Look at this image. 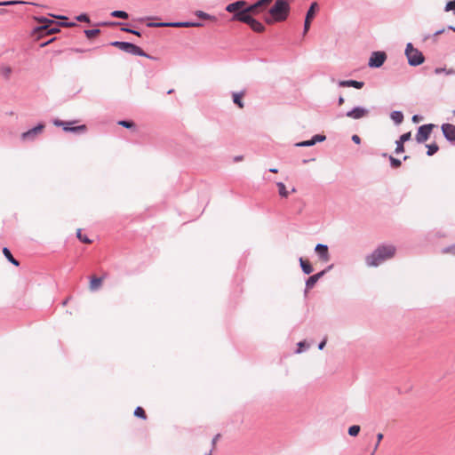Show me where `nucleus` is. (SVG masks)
Wrapping results in <instances>:
<instances>
[{"label": "nucleus", "mask_w": 455, "mask_h": 455, "mask_svg": "<svg viewBox=\"0 0 455 455\" xmlns=\"http://www.w3.org/2000/svg\"><path fill=\"white\" fill-rule=\"evenodd\" d=\"M290 11L291 6L288 0H275L266 12L264 21L267 25L283 22L289 17Z\"/></svg>", "instance_id": "f257e3e1"}, {"label": "nucleus", "mask_w": 455, "mask_h": 455, "mask_svg": "<svg viewBox=\"0 0 455 455\" xmlns=\"http://www.w3.org/2000/svg\"><path fill=\"white\" fill-rule=\"evenodd\" d=\"M395 253V248L393 245H381L368 255L365 260L369 267H377L384 260L393 258Z\"/></svg>", "instance_id": "f03ea898"}, {"label": "nucleus", "mask_w": 455, "mask_h": 455, "mask_svg": "<svg viewBox=\"0 0 455 455\" xmlns=\"http://www.w3.org/2000/svg\"><path fill=\"white\" fill-rule=\"evenodd\" d=\"M225 9L227 12L233 13V17L231 19L233 21L241 22V18L249 16L248 3L243 0H238L228 4Z\"/></svg>", "instance_id": "7ed1b4c3"}, {"label": "nucleus", "mask_w": 455, "mask_h": 455, "mask_svg": "<svg viewBox=\"0 0 455 455\" xmlns=\"http://www.w3.org/2000/svg\"><path fill=\"white\" fill-rule=\"evenodd\" d=\"M405 55L411 66H419L422 64L425 58L420 51L414 48L412 44L409 43L406 45Z\"/></svg>", "instance_id": "20e7f679"}, {"label": "nucleus", "mask_w": 455, "mask_h": 455, "mask_svg": "<svg viewBox=\"0 0 455 455\" xmlns=\"http://www.w3.org/2000/svg\"><path fill=\"white\" fill-rule=\"evenodd\" d=\"M112 45L118 47L120 50L127 52L133 55L143 56L147 58H150L140 47L126 42H114ZM151 59H153L151 57Z\"/></svg>", "instance_id": "39448f33"}, {"label": "nucleus", "mask_w": 455, "mask_h": 455, "mask_svg": "<svg viewBox=\"0 0 455 455\" xmlns=\"http://www.w3.org/2000/svg\"><path fill=\"white\" fill-rule=\"evenodd\" d=\"M274 0H258L256 3L252 4H248L249 14L250 15H260L263 14L265 16L266 12L269 9L270 4Z\"/></svg>", "instance_id": "423d86ee"}, {"label": "nucleus", "mask_w": 455, "mask_h": 455, "mask_svg": "<svg viewBox=\"0 0 455 455\" xmlns=\"http://www.w3.org/2000/svg\"><path fill=\"white\" fill-rule=\"evenodd\" d=\"M434 127H435V124H432L421 125L419 128L418 132L416 134V140L419 143H423V142L427 141L428 140Z\"/></svg>", "instance_id": "0eeeda50"}, {"label": "nucleus", "mask_w": 455, "mask_h": 455, "mask_svg": "<svg viewBox=\"0 0 455 455\" xmlns=\"http://www.w3.org/2000/svg\"><path fill=\"white\" fill-rule=\"evenodd\" d=\"M39 21L44 23L38 28L40 32H44L47 35H52L60 31L59 24L55 23L53 20L47 19H40Z\"/></svg>", "instance_id": "6e6552de"}, {"label": "nucleus", "mask_w": 455, "mask_h": 455, "mask_svg": "<svg viewBox=\"0 0 455 455\" xmlns=\"http://www.w3.org/2000/svg\"><path fill=\"white\" fill-rule=\"evenodd\" d=\"M53 124L56 126H62L65 132H84L86 131V126L84 124L71 126V124H75V122H63L60 120H54Z\"/></svg>", "instance_id": "1a4fd4ad"}, {"label": "nucleus", "mask_w": 455, "mask_h": 455, "mask_svg": "<svg viewBox=\"0 0 455 455\" xmlns=\"http://www.w3.org/2000/svg\"><path fill=\"white\" fill-rule=\"evenodd\" d=\"M241 22L246 23L250 26V28L257 32V33H262L265 31L264 25L253 18V15H250L248 17L241 18Z\"/></svg>", "instance_id": "9d476101"}, {"label": "nucleus", "mask_w": 455, "mask_h": 455, "mask_svg": "<svg viewBox=\"0 0 455 455\" xmlns=\"http://www.w3.org/2000/svg\"><path fill=\"white\" fill-rule=\"evenodd\" d=\"M386 59L387 55L384 52H374L369 60V66L371 68H379L383 65Z\"/></svg>", "instance_id": "9b49d317"}, {"label": "nucleus", "mask_w": 455, "mask_h": 455, "mask_svg": "<svg viewBox=\"0 0 455 455\" xmlns=\"http://www.w3.org/2000/svg\"><path fill=\"white\" fill-rule=\"evenodd\" d=\"M44 129V124H39L36 127L25 132L21 134V139L23 140H33L36 136L41 134Z\"/></svg>", "instance_id": "f8f14e48"}, {"label": "nucleus", "mask_w": 455, "mask_h": 455, "mask_svg": "<svg viewBox=\"0 0 455 455\" xmlns=\"http://www.w3.org/2000/svg\"><path fill=\"white\" fill-rule=\"evenodd\" d=\"M317 8H318V5H317V3H315V2L310 5V7L307 12L306 19H305L304 34L307 33V31L309 30L311 21L315 18V12H316Z\"/></svg>", "instance_id": "ddd939ff"}, {"label": "nucleus", "mask_w": 455, "mask_h": 455, "mask_svg": "<svg viewBox=\"0 0 455 455\" xmlns=\"http://www.w3.org/2000/svg\"><path fill=\"white\" fill-rule=\"evenodd\" d=\"M369 114V110L362 108V107H356L353 108L352 110L348 111L346 116L352 119H361L365 116H367Z\"/></svg>", "instance_id": "4468645a"}, {"label": "nucleus", "mask_w": 455, "mask_h": 455, "mask_svg": "<svg viewBox=\"0 0 455 455\" xmlns=\"http://www.w3.org/2000/svg\"><path fill=\"white\" fill-rule=\"evenodd\" d=\"M105 278H106V274L101 277H98L94 275H91L90 282H89V290L91 291H96L99 289H100Z\"/></svg>", "instance_id": "2eb2a0df"}, {"label": "nucleus", "mask_w": 455, "mask_h": 455, "mask_svg": "<svg viewBox=\"0 0 455 455\" xmlns=\"http://www.w3.org/2000/svg\"><path fill=\"white\" fill-rule=\"evenodd\" d=\"M442 131L444 137L451 141H455V125L451 124H443Z\"/></svg>", "instance_id": "dca6fc26"}, {"label": "nucleus", "mask_w": 455, "mask_h": 455, "mask_svg": "<svg viewBox=\"0 0 455 455\" xmlns=\"http://www.w3.org/2000/svg\"><path fill=\"white\" fill-rule=\"evenodd\" d=\"M315 251L319 255V257L321 258V259L323 261H324V262L329 261L330 255H329V252H328V247L326 245H324V244H317L315 246Z\"/></svg>", "instance_id": "f3484780"}, {"label": "nucleus", "mask_w": 455, "mask_h": 455, "mask_svg": "<svg viewBox=\"0 0 455 455\" xmlns=\"http://www.w3.org/2000/svg\"><path fill=\"white\" fill-rule=\"evenodd\" d=\"M363 82H359L355 80H344L339 83L340 87H355L356 89H361L363 87Z\"/></svg>", "instance_id": "a211bd4d"}, {"label": "nucleus", "mask_w": 455, "mask_h": 455, "mask_svg": "<svg viewBox=\"0 0 455 455\" xmlns=\"http://www.w3.org/2000/svg\"><path fill=\"white\" fill-rule=\"evenodd\" d=\"M158 26H164V24H159ZM164 26L175 27V28H190V27H200L201 23H194V22H179V23H169L164 24Z\"/></svg>", "instance_id": "6ab92c4d"}, {"label": "nucleus", "mask_w": 455, "mask_h": 455, "mask_svg": "<svg viewBox=\"0 0 455 455\" xmlns=\"http://www.w3.org/2000/svg\"><path fill=\"white\" fill-rule=\"evenodd\" d=\"M324 274V271L317 273L315 275H311L306 283L307 289H311L316 283V282L322 277Z\"/></svg>", "instance_id": "aec40b11"}, {"label": "nucleus", "mask_w": 455, "mask_h": 455, "mask_svg": "<svg viewBox=\"0 0 455 455\" xmlns=\"http://www.w3.org/2000/svg\"><path fill=\"white\" fill-rule=\"evenodd\" d=\"M299 263H300V267L305 274L309 275L313 272V267L307 259H304L303 258H300Z\"/></svg>", "instance_id": "412c9836"}, {"label": "nucleus", "mask_w": 455, "mask_h": 455, "mask_svg": "<svg viewBox=\"0 0 455 455\" xmlns=\"http://www.w3.org/2000/svg\"><path fill=\"white\" fill-rule=\"evenodd\" d=\"M276 186L278 188L279 196L285 198L288 197L289 192L286 189L285 185L283 182H277Z\"/></svg>", "instance_id": "4be33fe9"}, {"label": "nucleus", "mask_w": 455, "mask_h": 455, "mask_svg": "<svg viewBox=\"0 0 455 455\" xmlns=\"http://www.w3.org/2000/svg\"><path fill=\"white\" fill-rule=\"evenodd\" d=\"M3 253L11 263H12L14 266H19V261L13 258L9 249L4 248Z\"/></svg>", "instance_id": "5701e85b"}, {"label": "nucleus", "mask_w": 455, "mask_h": 455, "mask_svg": "<svg viewBox=\"0 0 455 455\" xmlns=\"http://www.w3.org/2000/svg\"><path fill=\"white\" fill-rule=\"evenodd\" d=\"M243 97V93H234L233 94V101L235 104H236L240 108H243V102L242 100Z\"/></svg>", "instance_id": "b1692460"}, {"label": "nucleus", "mask_w": 455, "mask_h": 455, "mask_svg": "<svg viewBox=\"0 0 455 455\" xmlns=\"http://www.w3.org/2000/svg\"><path fill=\"white\" fill-rule=\"evenodd\" d=\"M391 118L395 124H399L403 120V115L400 111H394L391 114Z\"/></svg>", "instance_id": "393cba45"}, {"label": "nucleus", "mask_w": 455, "mask_h": 455, "mask_svg": "<svg viewBox=\"0 0 455 455\" xmlns=\"http://www.w3.org/2000/svg\"><path fill=\"white\" fill-rule=\"evenodd\" d=\"M442 73H444L447 76L455 75V70L453 68L447 69L445 68H436L435 69V74L440 75Z\"/></svg>", "instance_id": "a878e982"}, {"label": "nucleus", "mask_w": 455, "mask_h": 455, "mask_svg": "<svg viewBox=\"0 0 455 455\" xmlns=\"http://www.w3.org/2000/svg\"><path fill=\"white\" fill-rule=\"evenodd\" d=\"M12 73V68L8 66L0 67V75L4 78H9Z\"/></svg>", "instance_id": "bb28decb"}, {"label": "nucleus", "mask_w": 455, "mask_h": 455, "mask_svg": "<svg viewBox=\"0 0 455 455\" xmlns=\"http://www.w3.org/2000/svg\"><path fill=\"white\" fill-rule=\"evenodd\" d=\"M196 14L197 17L204 19V20H210L212 21H216V20H217L216 17L211 16L210 14L204 12L202 11H197Z\"/></svg>", "instance_id": "cd10ccee"}, {"label": "nucleus", "mask_w": 455, "mask_h": 455, "mask_svg": "<svg viewBox=\"0 0 455 455\" xmlns=\"http://www.w3.org/2000/svg\"><path fill=\"white\" fill-rule=\"evenodd\" d=\"M76 236H77V238H78L81 242H83V243H87V244L92 243V240H91V239H89L86 235H82V230H81L80 228H79V229H77Z\"/></svg>", "instance_id": "c85d7f7f"}, {"label": "nucleus", "mask_w": 455, "mask_h": 455, "mask_svg": "<svg viewBox=\"0 0 455 455\" xmlns=\"http://www.w3.org/2000/svg\"><path fill=\"white\" fill-rule=\"evenodd\" d=\"M134 415L142 419H147V414L142 407H137L134 411Z\"/></svg>", "instance_id": "c756f323"}, {"label": "nucleus", "mask_w": 455, "mask_h": 455, "mask_svg": "<svg viewBox=\"0 0 455 455\" xmlns=\"http://www.w3.org/2000/svg\"><path fill=\"white\" fill-rule=\"evenodd\" d=\"M84 33H85L87 38L92 39V38L96 37L100 33V29H89V30H85Z\"/></svg>", "instance_id": "7c9ffc66"}, {"label": "nucleus", "mask_w": 455, "mask_h": 455, "mask_svg": "<svg viewBox=\"0 0 455 455\" xmlns=\"http://www.w3.org/2000/svg\"><path fill=\"white\" fill-rule=\"evenodd\" d=\"M111 16L121 19H127L128 13L124 11H114L111 12Z\"/></svg>", "instance_id": "2f4dec72"}, {"label": "nucleus", "mask_w": 455, "mask_h": 455, "mask_svg": "<svg viewBox=\"0 0 455 455\" xmlns=\"http://www.w3.org/2000/svg\"><path fill=\"white\" fill-rule=\"evenodd\" d=\"M427 155L428 156H433L439 149L438 146L435 143L430 144V145H427Z\"/></svg>", "instance_id": "473e14b6"}, {"label": "nucleus", "mask_w": 455, "mask_h": 455, "mask_svg": "<svg viewBox=\"0 0 455 455\" xmlns=\"http://www.w3.org/2000/svg\"><path fill=\"white\" fill-rule=\"evenodd\" d=\"M359 432H360V427L357 425L351 426L348 428V434L351 436H356L359 434Z\"/></svg>", "instance_id": "72a5a7b5"}, {"label": "nucleus", "mask_w": 455, "mask_h": 455, "mask_svg": "<svg viewBox=\"0 0 455 455\" xmlns=\"http://www.w3.org/2000/svg\"><path fill=\"white\" fill-rule=\"evenodd\" d=\"M118 124L129 129L135 127V124L132 121H119Z\"/></svg>", "instance_id": "f704fd0d"}, {"label": "nucleus", "mask_w": 455, "mask_h": 455, "mask_svg": "<svg viewBox=\"0 0 455 455\" xmlns=\"http://www.w3.org/2000/svg\"><path fill=\"white\" fill-rule=\"evenodd\" d=\"M389 161L391 163V166L394 168H398L402 164V162L399 159H396L393 156H389Z\"/></svg>", "instance_id": "c9c22d12"}, {"label": "nucleus", "mask_w": 455, "mask_h": 455, "mask_svg": "<svg viewBox=\"0 0 455 455\" xmlns=\"http://www.w3.org/2000/svg\"><path fill=\"white\" fill-rule=\"evenodd\" d=\"M25 4V2H23V1H4V2H0V6L14 5V4Z\"/></svg>", "instance_id": "e433bc0d"}, {"label": "nucleus", "mask_w": 455, "mask_h": 455, "mask_svg": "<svg viewBox=\"0 0 455 455\" xmlns=\"http://www.w3.org/2000/svg\"><path fill=\"white\" fill-rule=\"evenodd\" d=\"M382 439H383V434L379 433L377 435V443H376V444L374 446V449H373V451H372L371 455H373L375 453V451L378 450L379 445L380 442L382 441Z\"/></svg>", "instance_id": "4c0bfd02"}, {"label": "nucleus", "mask_w": 455, "mask_h": 455, "mask_svg": "<svg viewBox=\"0 0 455 455\" xmlns=\"http://www.w3.org/2000/svg\"><path fill=\"white\" fill-rule=\"evenodd\" d=\"M403 151H404L403 142H401L400 140H397L396 141L395 153L396 154H400V153H403Z\"/></svg>", "instance_id": "58836bf2"}, {"label": "nucleus", "mask_w": 455, "mask_h": 455, "mask_svg": "<svg viewBox=\"0 0 455 455\" xmlns=\"http://www.w3.org/2000/svg\"><path fill=\"white\" fill-rule=\"evenodd\" d=\"M445 11L450 12L453 11L455 12V0L450 1L447 3L445 6Z\"/></svg>", "instance_id": "ea45409f"}, {"label": "nucleus", "mask_w": 455, "mask_h": 455, "mask_svg": "<svg viewBox=\"0 0 455 455\" xmlns=\"http://www.w3.org/2000/svg\"><path fill=\"white\" fill-rule=\"evenodd\" d=\"M298 147H309L315 145V141L313 140H305L296 144Z\"/></svg>", "instance_id": "a19ab883"}, {"label": "nucleus", "mask_w": 455, "mask_h": 455, "mask_svg": "<svg viewBox=\"0 0 455 455\" xmlns=\"http://www.w3.org/2000/svg\"><path fill=\"white\" fill-rule=\"evenodd\" d=\"M298 147H309L315 145V141L313 140H305L296 144Z\"/></svg>", "instance_id": "79ce46f5"}, {"label": "nucleus", "mask_w": 455, "mask_h": 455, "mask_svg": "<svg viewBox=\"0 0 455 455\" xmlns=\"http://www.w3.org/2000/svg\"><path fill=\"white\" fill-rule=\"evenodd\" d=\"M411 132H406V133H403V134L400 137L399 140H400L401 142H403V143H404V142L408 141V140L411 139Z\"/></svg>", "instance_id": "37998d69"}, {"label": "nucleus", "mask_w": 455, "mask_h": 455, "mask_svg": "<svg viewBox=\"0 0 455 455\" xmlns=\"http://www.w3.org/2000/svg\"><path fill=\"white\" fill-rule=\"evenodd\" d=\"M76 20L78 21H84V22H89L90 21V19H89L87 14H80L79 16L76 17Z\"/></svg>", "instance_id": "c03bdc74"}, {"label": "nucleus", "mask_w": 455, "mask_h": 455, "mask_svg": "<svg viewBox=\"0 0 455 455\" xmlns=\"http://www.w3.org/2000/svg\"><path fill=\"white\" fill-rule=\"evenodd\" d=\"M312 140L315 141V144L317 141H323L325 140V136L317 134L314 136Z\"/></svg>", "instance_id": "a18cd8bd"}, {"label": "nucleus", "mask_w": 455, "mask_h": 455, "mask_svg": "<svg viewBox=\"0 0 455 455\" xmlns=\"http://www.w3.org/2000/svg\"><path fill=\"white\" fill-rule=\"evenodd\" d=\"M352 140L356 144H359L361 142L360 137L356 134L352 136Z\"/></svg>", "instance_id": "49530a36"}, {"label": "nucleus", "mask_w": 455, "mask_h": 455, "mask_svg": "<svg viewBox=\"0 0 455 455\" xmlns=\"http://www.w3.org/2000/svg\"><path fill=\"white\" fill-rule=\"evenodd\" d=\"M123 30L126 31L128 33H132V34L137 35L139 36H140V32L132 30V29H130V28H124Z\"/></svg>", "instance_id": "de8ad7c7"}, {"label": "nucleus", "mask_w": 455, "mask_h": 455, "mask_svg": "<svg viewBox=\"0 0 455 455\" xmlns=\"http://www.w3.org/2000/svg\"><path fill=\"white\" fill-rule=\"evenodd\" d=\"M445 252H450V253L455 254V244L453 246L446 249Z\"/></svg>", "instance_id": "09e8293b"}, {"label": "nucleus", "mask_w": 455, "mask_h": 455, "mask_svg": "<svg viewBox=\"0 0 455 455\" xmlns=\"http://www.w3.org/2000/svg\"><path fill=\"white\" fill-rule=\"evenodd\" d=\"M326 344V339H324L320 344H319V349H323Z\"/></svg>", "instance_id": "8fccbe9b"}, {"label": "nucleus", "mask_w": 455, "mask_h": 455, "mask_svg": "<svg viewBox=\"0 0 455 455\" xmlns=\"http://www.w3.org/2000/svg\"><path fill=\"white\" fill-rule=\"evenodd\" d=\"M344 101H345L344 98H343L342 96H340V97L339 98V106L343 105V104H344Z\"/></svg>", "instance_id": "3c124183"}, {"label": "nucleus", "mask_w": 455, "mask_h": 455, "mask_svg": "<svg viewBox=\"0 0 455 455\" xmlns=\"http://www.w3.org/2000/svg\"><path fill=\"white\" fill-rule=\"evenodd\" d=\"M61 25H62V26H65V27H73V26H75L76 24H75V23H62Z\"/></svg>", "instance_id": "603ef678"}, {"label": "nucleus", "mask_w": 455, "mask_h": 455, "mask_svg": "<svg viewBox=\"0 0 455 455\" xmlns=\"http://www.w3.org/2000/svg\"><path fill=\"white\" fill-rule=\"evenodd\" d=\"M269 171L274 173H276L278 172L277 169L275 168H271Z\"/></svg>", "instance_id": "864d4df0"}, {"label": "nucleus", "mask_w": 455, "mask_h": 455, "mask_svg": "<svg viewBox=\"0 0 455 455\" xmlns=\"http://www.w3.org/2000/svg\"><path fill=\"white\" fill-rule=\"evenodd\" d=\"M444 31V29L439 30L435 33V36L442 34Z\"/></svg>", "instance_id": "5fc2aeb1"}, {"label": "nucleus", "mask_w": 455, "mask_h": 455, "mask_svg": "<svg viewBox=\"0 0 455 455\" xmlns=\"http://www.w3.org/2000/svg\"><path fill=\"white\" fill-rule=\"evenodd\" d=\"M412 120H413L414 122H417V121H418V116H414L412 117Z\"/></svg>", "instance_id": "6e6d98bb"}, {"label": "nucleus", "mask_w": 455, "mask_h": 455, "mask_svg": "<svg viewBox=\"0 0 455 455\" xmlns=\"http://www.w3.org/2000/svg\"><path fill=\"white\" fill-rule=\"evenodd\" d=\"M299 346L300 347H303L304 343H303V342H299Z\"/></svg>", "instance_id": "4d7b16f0"}, {"label": "nucleus", "mask_w": 455, "mask_h": 455, "mask_svg": "<svg viewBox=\"0 0 455 455\" xmlns=\"http://www.w3.org/2000/svg\"><path fill=\"white\" fill-rule=\"evenodd\" d=\"M243 157L242 156H239V157H236L235 160L238 161V160H242Z\"/></svg>", "instance_id": "13d9d810"}, {"label": "nucleus", "mask_w": 455, "mask_h": 455, "mask_svg": "<svg viewBox=\"0 0 455 455\" xmlns=\"http://www.w3.org/2000/svg\"><path fill=\"white\" fill-rule=\"evenodd\" d=\"M219 437V435H217L214 440H213V443H215V442H217V438Z\"/></svg>", "instance_id": "bf43d9fd"}, {"label": "nucleus", "mask_w": 455, "mask_h": 455, "mask_svg": "<svg viewBox=\"0 0 455 455\" xmlns=\"http://www.w3.org/2000/svg\"><path fill=\"white\" fill-rule=\"evenodd\" d=\"M291 192H292V193H295V192H296L295 188H291Z\"/></svg>", "instance_id": "052dcab7"}, {"label": "nucleus", "mask_w": 455, "mask_h": 455, "mask_svg": "<svg viewBox=\"0 0 455 455\" xmlns=\"http://www.w3.org/2000/svg\"><path fill=\"white\" fill-rule=\"evenodd\" d=\"M450 29H452L453 31H455V27H450Z\"/></svg>", "instance_id": "680f3d73"}, {"label": "nucleus", "mask_w": 455, "mask_h": 455, "mask_svg": "<svg viewBox=\"0 0 455 455\" xmlns=\"http://www.w3.org/2000/svg\"><path fill=\"white\" fill-rule=\"evenodd\" d=\"M454 115H455V110H454Z\"/></svg>", "instance_id": "e2e57ef3"}]
</instances>
